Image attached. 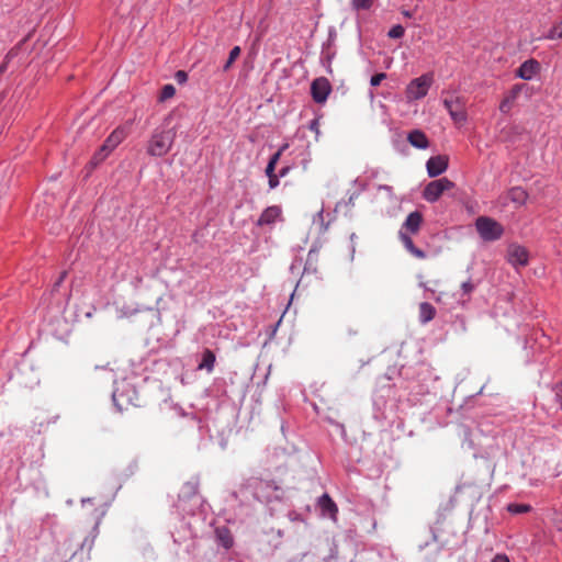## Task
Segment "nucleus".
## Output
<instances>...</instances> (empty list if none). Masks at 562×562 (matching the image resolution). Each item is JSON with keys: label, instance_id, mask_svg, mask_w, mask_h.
I'll return each instance as SVG.
<instances>
[{"label": "nucleus", "instance_id": "40", "mask_svg": "<svg viewBox=\"0 0 562 562\" xmlns=\"http://www.w3.org/2000/svg\"><path fill=\"white\" fill-rule=\"evenodd\" d=\"M308 128L313 132H315L316 134L319 133V123H318V120L317 119H314L310 122L308 124Z\"/></svg>", "mask_w": 562, "mask_h": 562}, {"label": "nucleus", "instance_id": "6", "mask_svg": "<svg viewBox=\"0 0 562 562\" xmlns=\"http://www.w3.org/2000/svg\"><path fill=\"white\" fill-rule=\"evenodd\" d=\"M432 83V75L424 74L418 78L413 79L407 88L406 95L409 100H419L427 95L428 90Z\"/></svg>", "mask_w": 562, "mask_h": 562}, {"label": "nucleus", "instance_id": "32", "mask_svg": "<svg viewBox=\"0 0 562 562\" xmlns=\"http://www.w3.org/2000/svg\"><path fill=\"white\" fill-rule=\"evenodd\" d=\"M286 148H288V144L282 145V146L279 148V150H278L277 153H274V154L270 157V159H269V161H268V162H272V165L277 166V164H278V162H279V160H280V157H281L282 153H283Z\"/></svg>", "mask_w": 562, "mask_h": 562}, {"label": "nucleus", "instance_id": "21", "mask_svg": "<svg viewBox=\"0 0 562 562\" xmlns=\"http://www.w3.org/2000/svg\"><path fill=\"white\" fill-rule=\"evenodd\" d=\"M436 315V308L428 302H423L419 305V321L422 324H426L434 319Z\"/></svg>", "mask_w": 562, "mask_h": 562}, {"label": "nucleus", "instance_id": "36", "mask_svg": "<svg viewBox=\"0 0 562 562\" xmlns=\"http://www.w3.org/2000/svg\"><path fill=\"white\" fill-rule=\"evenodd\" d=\"M175 79L180 85L186 83L188 80V74L184 70H178L175 74Z\"/></svg>", "mask_w": 562, "mask_h": 562}, {"label": "nucleus", "instance_id": "11", "mask_svg": "<svg viewBox=\"0 0 562 562\" xmlns=\"http://www.w3.org/2000/svg\"><path fill=\"white\" fill-rule=\"evenodd\" d=\"M443 106L449 112L451 119L454 122H465L467 113L463 108V103L459 97H451L443 99Z\"/></svg>", "mask_w": 562, "mask_h": 562}, {"label": "nucleus", "instance_id": "16", "mask_svg": "<svg viewBox=\"0 0 562 562\" xmlns=\"http://www.w3.org/2000/svg\"><path fill=\"white\" fill-rule=\"evenodd\" d=\"M281 216V209L277 205L266 207L260 214L257 225L265 226L273 224Z\"/></svg>", "mask_w": 562, "mask_h": 562}, {"label": "nucleus", "instance_id": "24", "mask_svg": "<svg viewBox=\"0 0 562 562\" xmlns=\"http://www.w3.org/2000/svg\"><path fill=\"white\" fill-rule=\"evenodd\" d=\"M507 510L510 513V514H515V515H519V514H525V513H528L531 510V506L528 505V504H517V503H513V504H509L507 506Z\"/></svg>", "mask_w": 562, "mask_h": 562}, {"label": "nucleus", "instance_id": "18", "mask_svg": "<svg viewBox=\"0 0 562 562\" xmlns=\"http://www.w3.org/2000/svg\"><path fill=\"white\" fill-rule=\"evenodd\" d=\"M215 538L217 543L226 550H229L234 546L233 535L225 526L217 527L215 529Z\"/></svg>", "mask_w": 562, "mask_h": 562}, {"label": "nucleus", "instance_id": "49", "mask_svg": "<svg viewBox=\"0 0 562 562\" xmlns=\"http://www.w3.org/2000/svg\"><path fill=\"white\" fill-rule=\"evenodd\" d=\"M90 501H91L90 498H83L82 504H85L86 502H90Z\"/></svg>", "mask_w": 562, "mask_h": 562}, {"label": "nucleus", "instance_id": "13", "mask_svg": "<svg viewBox=\"0 0 562 562\" xmlns=\"http://www.w3.org/2000/svg\"><path fill=\"white\" fill-rule=\"evenodd\" d=\"M132 121H128L122 125H119L112 133L106 137L104 144L114 150L130 134Z\"/></svg>", "mask_w": 562, "mask_h": 562}, {"label": "nucleus", "instance_id": "14", "mask_svg": "<svg viewBox=\"0 0 562 562\" xmlns=\"http://www.w3.org/2000/svg\"><path fill=\"white\" fill-rule=\"evenodd\" d=\"M448 166L449 159L445 155L432 156L426 162L427 172L430 178H436L443 173Z\"/></svg>", "mask_w": 562, "mask_h": 562}, {"label": "nucleus", "instance_id": "1", "mask_svg": "<svg viewBox=\"0 0 562 562\" xmlns=\"http://www.w3.org/2000/svg\"><path fill=\"white\" fill-rule=\"evenodd\" d=\"M423 224V214L418 211H414L409 213L404 221L400 232L398 236L401 241L403 243L405 249L413 255L414 257L418 259H425L426 252L419 248H417L408 233L411 234H417L420 229V226Z\"/></svg>", "mask_w": 562, "mask_h": 562}, {"label": "nucleus", "instance_id": "35", "mask_svg": "<svg viewBox=\"0 0 562 562\" xmlns=\"http://www.w3.org/2000/svg\"><path fill=\"white\" fill-rule=\"evenodd\" d=\"M376 190L386 192L390 201L394 200L393 188L391 186L379 184V186H376Z\"/></svg>", "mask_w": 562, "mask_h": 562}, {"label": "nucleus", "instance_id": "45", "mask_svg": "<svg viewBox=\"0 0 562 562\" xmlns=\"http://www.w3.org/2000/svg\"><path fill=\"white\" fill-rule=\"evenodd\" d=\"M329 422L335 425L338 429H340L341 434L345 435L346 434V429H345V426L340 423H337V422H334L331 419H329Z\"/></svg>", "mask_w": 562, "mask_h": 562}, {"label": "nucleus", "instance_id": "29", "mask_svg": "<svg viewBox=\"0 0 562 562\" xmlns=\"http://www.w3.org/2000/svg\"><path fill=\"white\" fill-rule=\"evenodd\" d=\"M405 34V29L403 25L401 24H396V25H393L389 33H387V36L390 38H402Z\"/></svg>", "mask_w": 562, "mask_h": 562}, {"label": "nucleus", "instance_id": "23", "mask_svg": "<svg viewBox=\"0 0 562 562\" xmlns=\"http://www.w3.org/2000/svg\"><path fill=\"white\" fill-rule=\"evenodd\" d=\"M541 38L562 40V19L557 22Z\"/></svg>", "mask_w": 562, "mask_h": 562}, {"label": "nucleus", "instance_id": "37", "mask_svg": "<svg viewBox=\"0 0 562 562\" xmlns=\"http://www.w3.org/2000/svg\"><path fill=\"white\" fill-rule=\"evenodd\" d=\"M268 183H269V189L270 190L276 189L279 186V183H280L279 176L276 175V176L268 177Z\"/></svg>", "mask_w": 562, "mask_h": 562}, {"label": "nucleus", "instance_id": "28", "mask_svg": "<svg viewBox=\"0 0 562 562\" xmlns=\"http://www.w3.org/2000/svg\"><path fill=\"white\" fill-rule=\"evenodd\" d=\"M333 57H334V53L330 52V44L329 43L324 44L323 48H322V54H321L322 63L323 64L327 63L328 65H330Z\"/></svg>", "mask_w": 562, "mask_h": 562}, {"label": "nucleus", "instance_id": "31", "mask_svg": "<svg viewBox=\"0 0 562 562\" xmlns=\"http://www.w3.org/2000/svg\"><path fill=\"white\" fill-rule=\"evenodd\" d=\"M94 539H95V535L86 537L80 546V549L81 550L87 549V551L90 552L94 544Z\"/></svg>", "mask_w": 562, "mask_h": 562}, {"label": "nucleus", "instance_id": "34", "mask_svg": "<svg viewBox=\"0 0 562 562\" xmlns=\"http://www.w3.org/2000/svg\"><path fill=\"white\" fill-rule=\"evenodd\" d=\"M386 78V75L384 72H379V74H375L371 77L370 79V85L372 87H378L380 86V83L382 82V80H384Z\"/></svg>", "mask_w": 562, "mask_h": 562}, {"label": "nucleus", "instance_id": "4", "mask_svg": "<svg viewBox=\"0 0 562 562\" xmlns=\"http://www.w3.org/2000/svg\"><path fill=\"white\" fill-rule=\"evenodd\" d=\"M175 140V132L155 131L147 145V153L153 157H162L169 153Z\"/></svg>", "mask_w": 562, "mask_h": 562}, {"label": "nucleus", "instance_id": "7", "mask_svg": "<svg viewBox=\"0 0 562 562\" xmlns=\"http://www.w3.org/2000/svg\"><path fill=\"white\" fill-rule=\"evenodd\" d=\"M454 187V183L448 178H440L429 182L423 192V196L427 202L434 203L439 200L445 191Z\"/></svg>", "mask_w": 562, "mask_h": 562}, {"label": "nucleus", "instance_id": "33", "mask_svg": "<svg viewBox=\"0 0 562 562\" xmlns=\"http://www.w3.org/2000/svg\"><path fill=\"white\" fill-rule=\"evenodd\" d=\"M474 288L475 286L471 280L464 281L461 284L462 294L469 296L473 292Z\"/></svg>", "mask_w": 562, "mask_h": 562}, {"label": "nucleus", "instance_id": "25", "mask_svg": "<svg viewBox=\"0 0 562 562\" xmlns=\"http://www.w3.org/2000/svg\"><path fill=\"white\" fill-rule=\"evenodd\" d=\"M240 47L239 46H234L231 52H229V55H228V59L226 60V63L224 64L223 66V70L224 71H227L233 63L239 57L240 55Z\"/></svg>", "mask_w": 562, "mask_h": 562}, {"label": "nucleus", "instance_id": "8", "mask_svg": "<svg viewBox=\"0 0 562 562\" xmlns=\"http://www.w3.org/2000/svg\"><path fill=\"white\" fill-rule=\"evenodd\" d=\"M507 262L516 270L529 263V252L526 247L519 244H510L507 248Z\"/></svg>", "mask_w": 562, "mask_h": 562}, {"label": "nucleus", "instance_id": "48", "mask_svg": "<svg viewBox=\"0 0 562 562\" xmlns=\"http://www.w3.org/2000/svg\"><path fill=\"white\" fill-rule=\"evenodd\" d=\"M404 15L409 18V16H411V13H409L408 11H405V12H404Z\"/></svg>", "mask_w": 562, "mask_h": 562}, {"label": "nucleus", "instance_id": "30", "mask_svg": "<svg viewBox=\"0 0 562 562\" xmlns=\"http://www.w3.org/2000/svg\"><path fill=\"white\" fill-rule=\"evenodd\" d=\"M317 260V254L313 250L308 251L306 265L304 267V272L313 271L315 272L316 269L313 268V263Z\"/></svg>", "mask_w": 562, "mask_h": 562}, {"label": "nucleus", "instance_id": "27", "mask_svg": "<svg viewBox=\"0 0 562 562\" xmlns=\"http://www.w3.org/2000/svg\"><path fill=\"white\" fill-rule=\"evenodd\" d=\"M176 93V88L172 85H165L161 89L159 101H166L172 98Z\"/></svg>", "mask_w": 562, "mask_h": 562}, {"label": "nucleus", "instance_id": "15", "mask_svg": "<svg viewBox=\"0 0 562 562\" xmlns=\"http://www.w3.org/2000/svg\"><path fill=\"white\" fill-rule=\"evenodd\" d=\"M317 506L323 517H328L334 521L337 520L338 507L327 493L318 497Z\"/></svg>", "mask_w": 562, "mask_h": 562}, {"label": "nucleus", "instance_id": "26", "mask_svg": "<svg viewBox=\"0 0 562 562\" xmlns=\"http://www.w3.org/2000/svg\"><path fill=\"white\" fill-rule=\"evenodd\" d=\"M374 0H351V7L356 11L369 10L373 5Z\"/></svg>", "mask_w": 562, "mask_h": 562}, {"label": "nucleus", "instance_id": "38", "mask_svg": "<svg viewBox=\"0 0 562 562\" xmlns=\"http://www.w3.org/2000/svg\"><path fill=\"white\" fill-rule=\"evenodd\" d=\"M10 58V54L5 55L3 61L0 64V76H2L8 70Z\"/></svg>", "mask_w": 562, "mask_h": 562}, {"label": "nucleus", "instance_id": "41", "mask_svg": "<svg viewBox=\"0 0 562 562\" xmlns=\"http://www.w3.org/2000/svg\"><path fill=\"white\" fill-rule=\"evenodd\" d=\"M290 170H291V167H290V166H284V167H282V168L278 171V173H277V175L279 176V178H280V179H281V178H284V177H286V176L289 175Z\"/></svg>", "mask_w": 562, "mask_h": 562}, {"label": "nucleus", "instance_id": "10", "mask_svg": "<svg viewBox=\"0 0 562 562\" xmlns=\"http://www.w3.org/2000/svg\"><path fill=\"white\" fill-rule=\"evenodd\" d=\"M527 90V86L525 83H516L504 95L502 102L499 103V111L503 114H508L513 109L516 100L519 98L520 93Z\"/></svg>", "mask_w": 562, "mask_h": 562}, {"label": "nucleus", "instance_id": "3", "mask_svg": "<svg viewBox=\"0 0 562 562\" xmlns=\"http://www.w3.org/2000/svg\"><path fill=\"white\" fill-rule=\"evenodd\" d=\"M251 487L255 498L266 504L281 501L284 495L282 487L272 480L254 479Z\"/></svg>", "mask_w": 562, "mask_h": 562}, {"label": "nucleus", "instance_id": "46", "mask_svg": "<svg viewBox=\"0 0 562 562\" xmlns=\"http://www.w3.org/2000/svg\"><path fill=\"white\" fill-rule=\"evenodd\" d=\"M555 401L559 403L560 408L562 411V394L560 392L555 393Z\"/></svg>", "mask_w": 562, "mask_h": 562}, {"label": "nucleus", "instance_id": "12", "mask_svg": "<svg viewBox=\"0 0 562 562\" xmlns=\"http://www.w3.org/2000/svg\"><path fill=\"white\" fill-rule=\"evenodd\" d=\"M541 69L540 63L535 58L525 60L515 71V76L522 80H532Z\"/></svg>", "mask_w": 562, "mask_h": 562}, {"label": "nucleus", "instance_id": "42", "mask_svg": "<svg viewBox=\"0 0 562 562\" xmlns=\"http://www.w3.org/2000/svg\"><path fill=\"white\" fill-rule=\"evenodd\" d=\"M492 562H509V559L505 554H496Z\"/></svg>", "mask_w": 562, "mask_h": 562}, {"label": "nucleus", "instance_id": "43", "mask_svg": "<svg viewBox=\"0 0 562 562\" xmlns=\"http://www.w3.org/2000/svg\"><path fill=\"white\" fill-rule=\"evenodd\" d=\"M66 274H67V272H66V271H63V272L60 273L59 278L57 279V281H56V282H55V284H54V289H57V288L63 283V281H64V280H65V278H66Z\"/></svg>", "mask_w": 562, "mask_h": 562}, {"label": "nucleus", "instance_id": "50", "mask_svg": "<svg viewBox=\"0 0 562 562\" xmlns=\"http://www.w3.org/2000/svg\"><path fill=\"white\" fill-rule=\"evenodd\" d=\"M349 334H351V335H356V334H357V331H353V329H350V330H349Z\"/></svg>", "mask_w": 562, "mask_h": 562}, {"label": "nucleus", "instance_id": "2", "mask_svg": "<svg viewBox=\"0 0 562 562\" xmlns=\"http://www.w3.org/2000/svg\"><path fill=\"white\" fill-rule=\"evenodd\" d=\"M199 486V477H192L182 485L178 495L177 507L184 514H194L200 501Z\"/></svg>", "mask_w": 562, "mask_h": 562}, {"label": "nucleus", "instance_id": "9", "mask_svg": "<svg viewBox=\"0 0 562 562\" xmlns=\"http://www.w3.org/2000/svg\"><path fill=\"white\" fill-rule=\"evenodd\" d=\"M330 92L331 86L327 78L319 77L313 80L311 85V94L316 103H324Z\"/></svg>", "mask_w": 562, "mask_h": 562}, {"label": "nucleus", "instance_id": "44", "mask_svg": "<svg viewBox=\"0 0 562 562\" xmlns=\"http://www.w3.org/2000/svg\"><path fill=\"white\" fill-rule=\"evenodd\" d=\"M337 548L334 547L331 550H330V554L327 559H324V562H328V560H335L337 558Z\"/></svg>", "mask_w": 562, "mask_h": 562}, {"label": "nucleus", "instance_id": "20", "mask_svg": "<svg viewBox=\"0 0 562 562\" xmlns=\"http://www.w3.org/2000/svg\"><path fill=\"white\" fill-rule=\"evenodd\" d=\"M215 355L212 350L205 349L202 353V360L198 366L200 370H206L207 372H212L215 366Z\"/></svg>", "mask_w": 562, "mask_h": 562}, {"label": "nucleus", "instance_id": "17", "mask_svg": "<svg viewBox=\"0 0 562 562\" xmlns=\"http://www.w3.org/2000/svg\"><path fill=\"white\" fill-rule=\"evenodd\" d=\"M408 143L417 149H426L429 147V139L420 130H414L407 135Z\"/></svg>", "mask_w": 562, "mask_h": 562}, {"label": "nucleus", "instance_id": "5", "mask_svg": "<svg viewBox=\"0 0 562 562\" xmlns=\"http://www.w3.org/2000/svg\"><path fill=\"white\" fill-rule=\"evenodd\" d=\"M475 228L484 241H495L504 235V227L496 220L488 216H480L475 220Z\"/></svg>", "mask_w": 562, "mask_h": 562}, {"label": "nucleus", "instance_id": "47", "mask_svg": "<svg viewBox=\"0 0 562 562\" xmlns=\"http://www.w3.org/2000/svg\"><path fill=\"white\" fill-rule=\"evenodd\" d=\"M558 392H560L562 394V382L560 383V385L558 386Z\"/></svg>", "mask_w": 562, "mask_h": 562}, {"label": "nucleus", "instance_id": "19", "mask_svg": "<svg viewBox=\"0 0 562 562\" xmlns=\"http://www.w3.org/2000/svg\"><path fill=\"white\" fill-rule=\"evenodd\" d=\"M507 198L517 206H522L527 202L528 193L521 187H513L508 190Z\"/></svg>", "mask_w": 562, "mask_h": 562}, {"label": "nucleus", "instance_id": "39", "mask_svg": "<svg viewBox=\"0 0 562 562\" xmlns=\"http://www.w3.org/2000/svg\"><path fill=\"white\" fill-rule=\"evenodd\" d=\"M265 173L267 177H271V176H276V166L272 165V162H268L266 169H265Z\"/></svg>", "mask_w": 562, "mask_h": 562}, {"label": "nucleus", "instance_id": "22", "mask_svg": "<svg viewBox=\"0 0 562 562\" xmlns=\"http://www.w3.org/2000/svg\"><path fill=\"white\" fill-rule=\"evenodd\" d=\"M113 150L110 149L106 144H102V146L95 151V154L93 155V157L91 158V161L90 164L92 166H98L100 165L102 161L105 160V158L112 153Z\"/></svg>", "mask_w": 562, "mask_h": 562}]
</instances>
